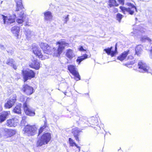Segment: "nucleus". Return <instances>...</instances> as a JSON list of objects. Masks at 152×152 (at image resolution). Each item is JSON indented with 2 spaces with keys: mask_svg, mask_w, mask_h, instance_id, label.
I'll return each mask as SVG.
<instances>
[{
  "mask_svg": "<svg viewBox=\"0 0 152 152\" xmlns=\"http://www.w3.org/2000/svg\"><path fill=\"white\" fill-rule=\"evenodd\" d=\"M56 44L59 45L57 50H56L55 48L51 47L48 45V48L47 47L46 49L47 51L46 52L45 51H43L44 53L47 54H51L53 53L54 56H60V54L62 52L65 47L68 46L69 45L68 43L62 40L57 42Z\"/></svg>",
  "mask_w": 152,
  "mask_h": 152,
  "instance_id": "f257e3e1",
  "label": "nucleus"
},
{
  "mask_svg": "<svg viewBox=\"0 0 152 152\" xmlns=\"http://www.w3.org/2000/svg\"><path fill=\"white\" fill-rule=\"evenodd\" d=\"M22 91L28 95H31L34 92V89L32 87L26 84L23 85Z\"/></svg>",
  "mask_w": 152,
  "mask_h": 152,
  "instance_id": "2eb2a0df",
  "label": "nucleus"
},
{
  "mask_svg": "<svg viewBox=\"0 0 152 152\" xmlns=\"http://www.w3.org/2000/svg\"><path fill=\"white\" fill-rule=\"evenodd\" d=\"M117 43H116L115 45V51H112L111 50L113 48L112 47H111L110 48L105 49L104 50L105 51L108 55H111V57H113L117 53Z\"/></svg>",
  "mask_w": 152,
  "mask_h": 152,
  "instance_id": "dca6fc26",
  "label": "nucleus"
},
{
  "mask_svg": "<svg viewBox=\"0 0 152 152\" xmlns=\"http://www.w3.org/2000/svg\"><path fill=\"white\" fill-rule=\"evenodd\" d=\"M17 96L15 94L12 97L10 98L4 104L6 108L10 109L14 105L17 99Z\"/></svg>",
  "mask_w": 152,
  "mask_h": 152,
  "instance_id": "ddd939ff",
  "label": "nucleus"
},
{
  "mask_svg": "<svg viewBox=\"0 0 152 152\" xmlns=\"http://www.w3.org/2000/svg\"><path fill=\"white\" fill-rule=\"evenodd\" d=\"M47 127V123L46 121H44V125L43 126H41L39 130V135L43 131L47 130V129H46Z\"/></svg>",
  "mask_w": 152,
  "mask_h": 152,
  "instance_id": "cd10ccee",
  "label": "nucleus"
},
{
  "mask_svg": "<svg viewBox=\"0 0 152 152\" xmlns=\"http://www.w3.org/2000/svg\"><path fill=\"white\" fill-rule=\"evenodd\" d=\"M26 119V117L24 116L22 117V121L21 122L24 121V120H25Z\"/></svg>",
  "mask_w": 152,
  "mask_h": 152,
  "instance_id": "79ce46f5",
  "label": "nucleus"
},
{
  "mask_svg": "<svg viewBox=\"0 0 152 152\" xmlns=\"http://www.w3.org/2000/svg\"><path fill=\"white\" fill-rule=\"evenodd\" d=\"M39 45L43 51H45L46 52L47 51L46 49L47 48V47H49L48 45L47 44L42 42L40 43Z\"/></svg>",
  "mask_w": 152,
  "mask_h": 152,
  "instance_id": "c85d7f7f",
  "label": "nucleus"
},
{
  "mask_svg": "<svg viewBox=\"0 0 152 152\" xmlns=\"http://www.w3.org/2000/svg\"><path fill=\"white\" fill-rule=\"evenodd\" d=\"M68 69L70 72L75 76V79L76 81L80 79V76L77 71L76 68L75 66L72 65H69L68 66Z\"/></svg>",
  "mask_w": 152,
  "mask_h": 152,
  "instance_id": "9b49d317",
  "label": "nucleus"
},
{
  "mask_svg": "<svg viewBox=\"0 0 152 152\" xmlns=\"http://www.w3.org/2000/svg\"><path fill=\"white\" fill-rule=\"evenodd\" d=\"M12 67L14 69H16L17 67L15 66L14 64V66H12Z\"/></svg>",
  "mask_w": 152,
  "mask_h": 152,
  "instance_id": "de8ad7c7",
  "label": "nucleus"
},
{
  "mask_svg": "<svg viewBox=\"0 0 152 152\" xmlns=\"http://www.w3.org/2000/svg\"><path fill=\"white\" fill-rule=\"evenodd\" d=\"M115 11L117 12L118 11V10L117 9H116V8H115Z\"/></svg>",
  "mask_w": 152,
  "mask_h": 152,
  "instance_id": "09e8293b",
  "label": "nucleus"
},
{
  "mask_svg": "<svg viewBox=\"0 0 152 152\" xmlns=\"http://www.w3.org/2000/svg\"><path fill=\"white\" fill-rule=\"evenodd\" d=\"M23 107L24 111L27 115L30 116H33L35 115V110L31 107L27 102L24 103Z\"/></svg>",
  "mask_w": 152,
  "mask_h": 152,
  "instance_id": "1a4fd4ad",
  "label": "nucleus"
},
{
  "mask_svg": "<svg viewBox=\"0 0 152 152\" xmlns=\"http://www.w3.org/2000/svg\"><path fill=\"white\" fill-rule=\"evenodd\" d=\"M66 56L69 59H72L75 56L72 50L70 49L66 50Z\"/></svg>",
  "mask_w": 152,
  "mask_h": 152,
  "instance_id": "5701e85b",
  "label": "nucleus"
},
{
  "mask_svg": "<svg viewBox=\"0 0 152 152\" xmlns=\"http://www.w3.org/2000/svg\"><path fill=\"white\" fill-rule=\"evenodd\" d=\"M123 17L122 15L119 13H118L117 14L116 18L117 20L119 21V22H120L121 20Z\"/></svg>",
  "mask_w": 152,
  "mask_h": 152,
  "instance_id": "72a5a7b5",
  "label": "nucleus"
},
{
  "mask_svg": "<svg viewBox=\"0 0 152 152\" xmlns=\"http://www.w3.org/2000/svg\"><path fill=\"white\" fill-rule=\"evenodd\" d=\"M30 66L36 69H38L39 68L40 63L37 59L32 60V62L29 65Z\"/></svg>",
  "mask_w": 152,
  "mask_h": 152,
  "instance_id": "a211bd4d",
  "label": "nucleus"
},
{
  "mask_svg": "<svg viewBox=\"0 0 152 152\" xmlns=\"http://www.w3.org/2000/svg\"><path fill=\"white\" fill-rule=\"evenodd\" d=\"M18 117H14L11 119H8L7 121L6 125L11 127L16 126L18 123Z\"/></svg>",
  "mask_w": 152,
  "mask_h": 152,
  "instance_id": "f8f14e48",
  "label": "nucleus"
},
{
  "mask_svg": "<svg viewBox=\"0 0 152 152\" xmlns=\"http://www.w3.org/2000/svg\"><path fill=\"white\" fill-rule=\"evenodd\" d=\"M88 57V55L86 54H84L83 56L78 57L76 60V61L78 62L79 64L80 62L84 59L87 58Z\"/></svg>",
  "mask_w": 152,
  "mask_h": 152,
  "instance_id": "a878e982",
  "label": "nucleus"
},
{
  "mask_svg": "<svg viewBox=\"0 0 152 152\" xmlns=\"http://www.w3.org/2000/svg\"><path fill=\"white\" fill-rule=\"evenodd\" d=\"M107 4L108 8L117 7L118 5V4L117 3L115 0H109Z\"/></svg>",
  "mask_w": 152,
  "mask_h": 152,
  "instance_id": "4be33fe9",
  "label": "nucleus"
},
{
  "mask_svg": "<svg viewBox=\"0 0 152 152\" xmlns=\"http://www.w3.org/2000/svg\"><path fill=\"white\" fill-rule=\"evenodd\" d=\"M32 46L33 47V53L39 58H41L42 60H43L48 58V56L43 55L42 54L41 50H39L37 47L36 46L34 47V45H32Z\"/></svg>",
  "mask_w": 152,
  "mask_h": 152,
  "instance_id": "9d476101",
  "label": "nucleus"
},
{
  "mask_svg": "<svg viewBox=\"0 0 152 152\" xmlns=\"http://www.w3.org/2000/svg\"><path fill=\"white\" fill-rule=\"evenodd\" d=\"M52 18L50 12L48 11L44 13V18L45 20H50Z\"/></svg>",
  "mask_w": 152,
  "mask_h": 152,
  "instance_id": "b1692460",
  "label": "nucleus"
},
{
  "mask_svg": "<svg viewBox=\"0 0 152 152\" xmlns=\"http://www.w3.org/2000/svg\"><path fill=\"white\" fill-rule=\"evenodd\" d=\"M150 56L151 58L152 59V47H151V49L150 50Z\"/></svg>",
  "mask_w": 152,
  "mask_h": 152,
  "instance_id": "a19ab883",
  "label": "nucleus"
},
{
  "mask_svg": "<svg viewBox=\"0 0 152 152\" xmlns=\"http://www.w3.org/2000/svg\"><path fill=\"white\" fill-rule=\"evenodd\" d=\"M97 122V120L95 118L93 117L91 119V124L94 125H95L96 124Z\"/></svg>",
  "mask_w": 152,
  "mask_h": 152,
  "instance_id": "c9c22d12",
  "label": "nucleus"
},
{
  "mask_svg": "<svg viewBox=\"0 0 152 152\" xmlns=\"http://www.w3.org/2000/svg\"><path fill=\"white\" fill-rule=\"evenodd\" d=\"M142 46L141 45H139L136 48V53L137 55H139L141 52L142 50Z\"/></svg>",
  "mask_w": 152,
  "mask_h": 152,
  "instance_id": "7c9ffc66",
  "label": "nucleus"
},
{
  "mask_svg": "<svg viewBox=\"0 0 152 152\" xmlns=\"http://www.w3.org/2000/svg\"><path fill=\"white\" fill-rule=\"evenodd\" d=\"M135 19H136V20H137V18H135Z\"/></svg>",
  "mask_w": 152,
  "mask_h": 152,
  "instance_id": "603ef678",
  "label": "nucleus"
},
{
  "mask_svg": "<svg viewBox=\"0 0 152 152\" xmlns=\"http://www.w3.org/2000/svg\"><path fill=\"white\" fill-rule=\"evenodd\" d=\"M128 58H130L131 59H132L133 58V57L132 56H129L128 57Z\"/></svg>",
  "mask_w": 152,
  "mask_h": 152,
  "instance_id": "37998d69",
  "label": "nucleus"
},
{
  "mask_svg": "<svg viewBox=\"0 0 152 152\" xmlns=\"http://www.w3.org/2000/svg\"><path fill=\"white\" fill-rule=\"evenodd\" d=\"M139 71L142 73L147 72L152 74V70L146 64L142 61H140L138 64Z\"/></svg>",
  "mask_w": 152,
  "mask_h": 152,
  "instance_id": "0eeeda50",
  "label": "nucleus"
},
{
  "mask_svg": "<svg viewBox=\"0 0 152 152\" xmlns=\"http://www.w3.org/2000/svg\"><path fill=\"white\" fill-rule=\"evenodd\" d=\"M129 51L124 52L121 55L118 57V59L121 61H122L124 60L127 56Z\"/></svg>",
  "mask_w": 152,
  "mask_h": 152,
  "instance_id": "393cba45",
  "label": "nucleus"
},
{
  "mask_svg": "<svg viewBox=\"0 0 152 152\" xmlns=\"http://www.w3.org/2000/svg\"><path fill=\"white\" fill-rule=\"evenodd\" d=\"M25 34L27 39H29L33 36V32L28 29H27L26 30Z\"/></svg>",
  "mask_w": 152,
  "mask_h": 152,
  "instance_id": "bb28decb",
  "label": "nucleus"
},
{
  "mask_svg": "<svg viewBox=\"0 0 152 152\" xmlns=\"http://www.w3.org/2000/svg\"><path fill=\"white\" fill-rule=\"evenodd\" d=\"M69 15H67L66 16H64L63 17V18H64V23H67V21L69 20Z\"/></svg>",
  "mask_w": 152,
  "mask_h": 152,
  "instance_id": "e433bc0d",
  "label": "nucleus"
},
{
  "mask_svg": "<svg viewBox=\"0 0 152 152\" xmlns=\"http://www.w3.org/2000/svg\"><path fill=\"white\" fill-rule=\"evenodd\" d=\"M0 48L2 50H4L5 49V48L4 47V46L0 44Z\"/></svg>",
  "mask_w": 152,
  "mask_h": 152,
  "instance_id": "4c0bfd02",
  "label": "nucleus"
},
{
  "mask_svg": "<svg viewBox=\"0 0 152 152\" xmlns=\"http://www.w3.org/2000/svg\"><path fill=\"white\" fill-rule=\"evenodd\" d=\"M80 132L77 128H75L72 130V133L73 134L74 137L76 140L78 142L79 141L78 136L79 135V133Z\"/></svg>",
  "mask_w": 152,
  "mask_h": 152,
  "instance_id": "6ab92c4d",
  "label": "nucleus"
},
{
  "mask_svg": "<svg viewBox=\"0 0 152 152\" xmlns=\"http://www.w3.org/2000/svg\"><path fill=\"white\" fill-rule=\"evenodd\" d=\"M2 1H1V4H2Z\"/></svg>",
  "mask_w": 152,
  "mask_h": 152,
  "instance_id": "3c124183",
  "label": "nucleus"
},
{
  "mask_svg": "<svg viewBox=\"0 0 152 152\" xmlns=\"http://www.w3.org/2000/svg\"><path fill=\"white\" fill-rule=\"evenodd\" d=\"M22 104H19L17 105L15 108L13 109L12 111L15 113L19 114L21 113V107Z\"/></svg>",
  "mask_w": 152,
  "mask_h": 152,
  "instance_id": "aec40b11",
  "label": "nucleus"
},
{
  "mask_svg": "<svg viewBox=\"0 0 152 152\" xmlns=\"http://www.w3.org/2000/svg\"><path fill=\"white\" fill-rule=\"evenodd\" d=\"M15 1L16 3L17 7L16 11L18 12V16L21 18L17 19L16 21L18 23L21 24L24 21L23 18L24 15V12L23 10V7L22 4V1L21 0H15Z\"/></svg>",
  "mask_w": 152,
  "mask_h": 152,
  "instance_id": "f03ea898",
  "label": "nucleus"
},
{
  "mask_svg": "<svg viewBox=\"0 0 152 152\" xmlns=\"http://www.w3.org/2000/svg\"><path fill=\"white\" fill-rule=\"evenodd\" d=\"M135 34V33H133V32H132L131 33V35L132 36H134Z\"/></svg>",
  "mask_w": 152,
  "mask_h": 152,
  "instance_id": "49530a36",
  "label": "nucleus"
},
{
  "mask_svg": "<svg viewBox=\"0 0 152 152\" xmlns=\"http://www.w3.org/2000/svg\"><path fill=\"white\" fill-rule=\"evenodd\" d=\"M10 115V111H4L0 115V122L4 121Z\"/></svg>",
  "mask_w": 152,
  "mask_h": 152,
  "instance_id": "f3484780",
  "label": "nucleus"
},
{
  "mask_svg": "<svg viewBox=\"0 0 152 152\" xmlns=\"http://www.w3.org/2000/svg\"><path fill=\"white\" fill-rule=\"evenodd\" d=\"M2 18L4 21V24L7 25H9L15 22V16H5L2 15Z\"/></svg>",
  "mask_w": 152,
  "mask_h": 152,
  "instance_id": "4468645a",
  "label": "nucleus"
},
{
  "mask_svg": "<svg viewBox=\"0 0 152 152\" xmlns=\"http://www.w3.org/2000/svg\"><path fill=\"white\" fill-rule=\"evenodd\" d=\"M142 41L143 42L146 41H148V42H151V40L147 36H144L142 38Z\"/></svg>",
  "mask_w": 152,
  "mask_h": 152,
  "instance_id": "f704fd0d",
  "label": "nucleus"
},
{
  "mask_svg": "<svg viewBox=\"0 0 152 152\" xmlns=\"http://www.w3.org/2000/svg\"><path fill=\"white\" fill-rule=\"evenodd\" d=\"M14 62L15 61L13 59L9 58L7 60L6 63L7 65L11 66H14Z\"/></svg>",
  "mask_w": 152,
  "mask_h": 152,
  "instance_id": "473e14b6",
  "label": "nucleus"
},
{
  "mask_svg": "<svg viewBox=\"0 0 152 152\" xmlns=\"http://www.w3.org/2000/svg\"><path fill=\"white\" fill-rule=\"evenodd\" d=\"M79 50L80 51H85L86 50L83 49V46H80V47L79 48Z\"/></svg>",
  "mask_w": 152,
  "mask_h": 152,
  "instance_id": "58836bf2",
  "label": "nucleus"
},
{
  "mask_svg": "<svg viewBox=\"0 0 152 152\" xmlns=\"http://www.w3.org/2000/svg\"><path fill=\"white\" fill-rule=\"evenodd\" d=\"M51 139L50 133L47 132L44 134L38 140L37 142V145L38 146H41L43 145L47 144Z\"/></svg>",
  "mask_w": 152,
  "mask_h": 152,
  "instance_id": "7ed1b4c3",
  "label": "nucleus"
},
{
  "mask_svg": "<svg viewBox=\"0 0 152 152\" xmlns=\"http://www.w3.org/2000/svg\"><path fill=\"white\" fill-rule=\"evenodd\" d=\"M69 141L70 146L73 147L74 145H75L77 147V148H79V151L80 150V147L77 146L76 144L74 142V141L73 139L70 138H69Z\"/></svg>",
  "mask_w": 152,
  "mask_h": 152,
  "instance_id": "c756f323",
  "label": "nucleus"
},
{
  "mask_svg": "<svg viewBox=\"0 0 152 152\" xmlns=\"http://www.w3.org/2000/svg\"><path fill=\"white\" fill-rule=\"evenodd\" d=\"M28 99H30L27 98L26 96L22 95H21L19 99V101L22 102H24L25 101V103L27 102V103L28 104Z\"/></svg>",
  "mask_w": 152,
  "mask_h": 152,
  "instance_id": "2f4dec72",
  "label": "nucleus"
},
{
  "mask_svg": "<svg viewBox=\"0 0 152 152\" xmlns=\"http://www.w3.org/2000/svg\"><path fill=\"white\" fill-rule=\"evenodd\" d=\"M127 5L130 7L126 8L122 6H120V8L122 12L124 14H126V12H128L129 14L133 15L135 10L137 11L136 7L133 4L128 3H127Z\"/></svg>",
  "mask_w": 152,
  "mask_h": 152,
  "instance_id": "39448f33",
  "label": "nucleus"
},
{
  "mask_svg": "<svg viewBox=\"0 0 152 152\" xmlns=\"http://www.w3.org/2000/svg\"><path fill=\"white\" fill-rule=\"evenodd\" d=\"M7 141H12V138H10L9 139V140H7Z\"/></svg>",
  "mask_w": 152,
  "mask_h": 152,
  "instance_id": "a18cd8bd",
  "label": "nucleus"
},
{
  "mask_svg": "<svg viewBox=\"0 0 152 152\" xmlns=\"http://www.w3.org/2000/svg\"><path fill=\"white\" fill-rule=\"evenodd\" d=\"M66 92H64V94H65V95H66Z\"/></svg>",
  "mask_w": 152,
  "mask_h": 152,
  "instance_id": "8fccbe9b",
  "label": "nucleus"
},
{
  "mask_svg": "<svg viewBox=\"0 0 152 152\" xmlns=\"http://www.w3.org/2000/svg\"><path fill=\"white\" fill-rule=\"evenodd\" d=\"M22 72L24 82L34 77L35 75V73L32 70H22Z\"/></svg>",
  "mask_w": 152,
  "mask_h": 152,
  "instance_id": "6e6552de",
  "label": "nucleus"
},
{
  "mask_svg": "<svg viewBox=\"0 0 152 152\" xmlns=\"http://www.w3.org/2000/svg\"><path fill=\"white\" fill-rule=\"evenodd\" d=\"M16 133V130L14 129H5L3 131L1 135L0 134V138L7 139L11 137Z\"/></svg>",
  "mask_w": 152,
  "mask_h": 152,
  "instance_id": "423d86ee",
  "label": "nucleus"
},
{
  "mask_svg": "<svg viewBox=\"0 0 152 152\" xmlns=\"http://www.w3.org/2000/svg\"><path fill=\"white\" fill-rule=\"evenodd\" d=\"M145 29H143V30H141L140 29V31L142 33L143 32H145Z\"/></svg>",
  "mask_w": 152,
  "mask_h": 152,
  "instance_id": "c03bdc74",
  "label": "nucleus"
},
{
  "mask_svg": "<svg viewBox=\"0 0 152 152\" xmlns=\"http://www.w3.org/2000/svg\"><path fill=\"white\" fill-rule=\"evenodd\" d=\"M118 1L121 4L124 5V0H118Z\"/></svg>",
  "mask_w": 152,
  "mask_h": 152,
  "instance_id": "ea45409f",
  "label": "nucleus"
},
{
  "mask_svg": "<svg viewBox=\"0 0 152 152\" xmlns=\"http://www.w3.org/2000/svg\"><path fill=\"white\" fill-rule=\"evenodd\" d=\"M37 128L35 126L27 125L23 128V132L24 134L28 136H32L35 134Z\"/></svg>",
  "mask_w": 152,
  "mask_h": 152,
  "instance_id": "20e7f679",
  "label": "nucleus"
},
{
  "mask_svg": "<svg viewBox=\"0 0 152 152\" xmlns=\"http://www.w3.org/2000/svg\"><path fill=\"white\" fill-rule=\"evenodd\" d=\"M20 31V28L19 27L15 26L12 27L11 30V32L15 35V36L18 37V33Z\"/></svg>",
  "mask_w": 152,
  "mask_h": 152,
  "instance_id": "412c9836",
  "label": "nucleus"
}]
</instances>
